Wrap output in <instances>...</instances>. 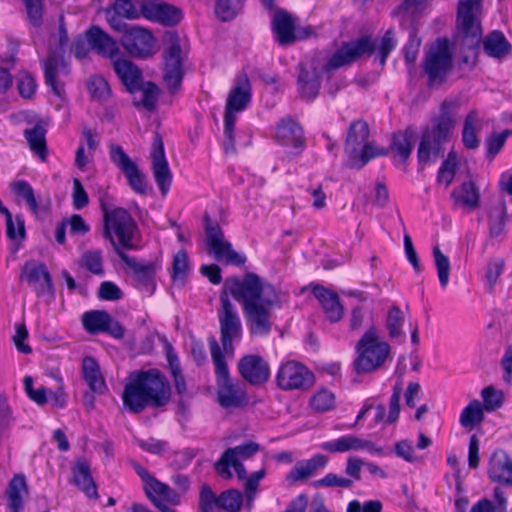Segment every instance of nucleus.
<instances>
[{"label": "nucleus", "mask_w": 512, "mask_h": 512, "mask_svg": "<svg viewBox=\"0 0 512 512\" xmlns=\"http://www.w3.org/2000/svg\"><path fill=\"white\" fill-rule=\"evenodd\" d=\"M24 3L29 22L34 27L42 25L43 12H44V0H22Z\"/></svg>", "instance_id": "nucleus-63"}, {"label": "nucleus", "mask_w": 512, "mask_h": 512, "mask_svg": "<svg viewBox=\"0 0 512 512\" xmlns=\"http://www.w3.org/2000/svg\"><path fill=\"white\" fill-rule=\"evenodd\" d=\"M221 509L227 512H239L243 504V495L237 489L223 491L219 496Z\"/></svg>", "instance_id": "nucleus-55"}, {"label": "nucleus", "mask_w": 512, "mask_h": 512, "mask_svg": "<svg viewBox=\"0 0 512 512\" xmlns=\"http://www.w3.org/2000/svg\"><path fill=\"white\" fill-rule=\"evenodd\" d=\"M119 258L132 271L136 281L142 286H151L158 269L156 262H139L135 257L119 253Z\"/></svg>", "instance_id": "nucleus-32"}, {"label": "nucleus", "mask_w": 512, "mask_h": 512, "mask_svg": "<svg viewBox=\"0 0 512 512\" xmlns=\"http://www.w3.org/2000/svg\"><path fill=\"white\" fill-rule=\"evenodd\" d=\"M405 321L404 314L399 306L393 305L386 316L385 327L388 330L390 338L404 336L402 327Z\"/></svg>", "instance_id": "nucleus-50"}, {"label": "nucleus", "mask_w": 512, "mask_h": 512, "mask_svg": "<svg viewBox=\"0 0 512 512\" xmlns=\"http://www.w3.org/2000/svg\"><path fill=\"white\" fill-rule=\"evenodd\" d=\"M484 411L479 400H471L460 414V425L465 429H473L484 420Z\"/></svg>", "instance_id": "nucleus-42"}, {"label": "nucleus", "mask_w": 512, "mask_h": 512, "mask_svg": "<svg viewBox=\"0 0 512 512\" xmlns=\"http://www.w3.org/2000/svg\"><path fill=\"white\" fill-rule=\"evenodd\" d=\"M481 129V120L476 110H472L465 118L462 130V142L467 149L474 150L479 147L480 140L477 131Z\"/></svg>", "instance_id": "nucleus-41"}, {"label": "nucleus", "mask_w": 512, "mask_h": 512, "mask_svg": "<svg viewBox=\"0 0 512 512\" xmlns=\"http://www.w3.org/2000/svg\"><path fill=\"white\" fill-rule=\"evenodd\" d=\"M452 67L450 42L446 37H439L429 46L422 61V71L427 77L426 85L434 88L444 84Z\"/></svg>", "instance_id": "nucleus-9"}, {"label": "nucleus", "mask_w": 512, "mask_h": 512, "mask_svg": "<svg viewBox=\"0 0 512 512\" xmlns=\"http://www.w3.org/2000/svg\"><path fill=\"white\" fill-rule=\"evenodd\" d=\"M230 467L234 468L239 480H245L247 478V471L241 461L229 458L226 459L225 466H223L219 458L214 464L216 473L223 479H231L233 477Z\"/></svg>", "instance_id": "nucleus-52"}, {"label": "nucleus", "mask_w": 512, "mask_h": 512, "mask_svg": "<svg viewBox=\"0 0 512 512\" xmlns=\"http://www.w3.org/2000/svg\"><path fill=\"white\" fill-rule=\"evenodd\" d=\"M68 44V34L63 25L59 26V46L60 52L49 50L47 58L43 62L45 83L52 92L61 97L64 89L60 84L57 74L58 65L63 58L64 49Z\"/></svg>", "instance_id": "nucleus-21"}, {"label": "nucleus", "mask_w": 512, "mask_h": 512, "mask_svg": "<svg viewBox=\"0 0 512 512\" xmlns=\"http://www.w3.org/2000/svg\"><path fill=\"white\" fill-rule=\"evenodd\" d=\"M86 39L91 49L99 55L114 59L119 53L117 42L98 26L86 31Z\"/></svg>", "instance_id": "nucleus-31"}, {"label": "nucleus", "mask_w": 512, "mask_h": 512, "mask_svg": "<svg viewBox=\"0 0 512 512\" xmlns=\"http://www.w3.org/2000/svg\"><path fill=\"white\" fill-rule=\"evenodd\" d=\"M199 508L201 512H222L219 498L212 491L209 485L205 484L201 487Z\"/></svg>", "instance_id": "nucleus-58"}, {"label": "nucleus", "mask_w": 512, "mask_h": 512, "mask_svg": "<svg viewBox=\"0 0 512 512\" xmlns=\"http://www.w3.org/2000/svg\"><path fill=\"white\" fill-rule=\"evenodd\" d=\"M455 43L459 50V69L467 68L469 71H472L477 65L480 43H473L472 45H468L465 42Z\"/></svg>", "instance_id": "nucleus-46"}, {"label": "nucleus", "mask_w": 512, "mask_h": 512, "mask_svg": "<svg viewBox=\"0 0 512 512\" xmlns=\"http://www.w3.org/2000/svg\"><path fill=\"white\" fill-rule=\"evenodd\" d=\"M82 376L93 393L103 394L106 390L105 380L101 374L97 361L86 356L82 360Z\"/></svg>", "instance_id": "nucleus-36"}, {"label": "nucleus", "mask_w": 512, "mask_h": 512, "mask_svg": "<svg viewBox=\"0 0 512 512\" xmlns=\"http://www.w3.org/2000/svg\"><path fill=\"white\" fill-rule=\"evenodd\" d=\"M260 450L259 444L249 441L235 447L227 448L220 457V463L225 466L226 459H236L237 461L251 458Z\"/></svg>", "instance_id": "nucleus-44"}, {"label": "nucleus", "mask_w": 512, "mask_h": 512, "mask_svg": "<svg viewBox=\"0 0 512 512\" xmlns=\"http://www.w3.org/2000/svg\"><path fill=\"white\" fill-rule=\"evenodd\" d=\"M203 221L206 243L214 258L216 260L225 259L227 264L235 266L244 265L246 257L233 250L231 243L225 240L224 232L219 224L213 221L208 213L204 214Z\"/></svg>", "instance_id": "nucleus-13"}, {"label": "nucleus", "mask_w": 512, "mask_h": 512, "mask_svg": "<svg viewBox=\"0 0 512 512\" xmlns=\"http://www.w3.org/2000/svg\"><path fill=\"white\" fill-rule=\"evenodd\" d=\"M458 164L457 155L455 152H449L447 158L441 164L437 173V182L445 184L448 187L455 176Z\"/></svg>", "instance_id": "nucleus-54"}, {"label": "nucleus", "mask_w": 512, "mask_h": 512, "mask_svg": "<svg viewBox=\"0 0 512 512\" xmlns=\"http://www.w3.org/2000/svg\"><path fill=\"white\" fill-rule=\"evenodd\" d=\"M483 49L489 57L501 59L511 52V44L501 31L494 30L484 38Z\"/></svg>", "instance_id": "nucleus-39"}, {"label": "nucleus", "mask_w": 512, "mask_h": 512, "mask_svg": "<svg viewBox=\"0 0 512 512\" xmlns=\"http://www.w3.org/2000/svg\"><path fill=\"white\" fill-rule=\"evenodd\" d=\"M87 88L91 97L97 101L104 102L110 97V87L102 76H91L87 82Z\"/></svg>", "instance_id": "nucleus-53"}, {"label": "nucleus", "mask_w": 512, "mask_h": 512, "mask_svg": "<svg viewBox=\"0 0 512 512\" xmlns=\"http://www.w3.org/2000/svg\"><path fill=\"white\" fill-rule=\"evenodd\" d=\"M6 221V235L10 240L22 241L25 239V221L22 216L17 215L15 220L12 214L5 218Z\"/></svg>", "instance_id": "nucleus-62"}, {"label": "nucleus", "mask_w": 512, "mask_h": 512, "mask_svg": "<svg viewBox=\"0 0 512 512\" xmlns=\"http://www.w3.org/2000/svg\"><path fill=\"white\" fill-rule=\"evenodd\" d=\"M70 482L88 498H98L97 486L92 478L90 466L86 461H79L75 464L72 468V479Z\"/></svg>", "instance_id": "nucleus-33"}, {"label": "nucleus", "mask_w": 512, "mask_h": 512, "mask_svg": "<svg viewBox=\"0 0 512 512\" xmlns=\"http://www.w3.org/2000/svg\"><path fill=\"white\" fill-rule=\"evenodd\" d=\"M455 107L454 102L443 101L440 106V115L433 121L431 127L423 130L417 150V159L421 168L443 156L442 146L449 141L455 126Z\"/></svg>", "instance_id": "nucleus-4"}, {"label": "nucleus", "mask_w": 512, "mask_h": 512, "mask_svg": "<svg viewBox=\"0 0 512 512\" xmlns=\"http://www.w3.org/2000/svg\"><path fill=\"white\" fill-rule=\"evenodd\" d=\"M110 314L104 310H92L85 312L82 316L84 329L90 334L104 332L109 323Z\"/></svg>", "instance_id": "nucleus-43"}, {"label": "nucleus", "mask_w": 512, "mask_h": 512, "mask_svg": "<svg viewBox=\"0 0 512 512\" xmlns=\"http://www.w3.org/2000/svg\"><path fill=\"white\" fill-rule=\"evenodd\" d=\"M230 294L242 305L247 326L252 335H268L272 328V310L279 297L275 288L255 273H247L243 278H227L223 292Z\"/></svg>", "instance_id": "nucleus-1"}, {"label": "nucleus", "mask_w": 512, "mask_h": 512, "mask_svg": "<svg viewBox=\"0 0 512 512\" xmlns=\"http://www.w3.org/2000/svg\"><path fill=\"white\" fill-rule=\"evenodd\" d=\"M368 138L367 122L356 120L350 124L344 144L345 154L348 158L346 165L349 168L361 169L371 159L388 155L387 149L375 146L373 142L368 141Z\"/></svg>", "instance_id": "nucleus-8"}, {"label": "nucleus", "mask_w": 512, "mask_h": 512, "mask_svg": "<svg viewBox=\"0 0 512 512\" xmlns=\"http://www.w3.org/2000/svg\"><path fill=\"white\" fill-rule=\"evenodd\" d=\"M487 474L493 482L512 485V459L504 450H496L491 455Z\"/></svg>", "instance_id": "nucleus-28"}, {"label": "nucleus", "mask_w": 512, "mask_h": 512, "mask_svg": "<svg viewBox=\"0 0 512 512\" xmlns=\"http://www.w3.org/2000/svg\"><path fill=\"white\" fill-rule=\"evenodd\" d=\"M482 0H459L456 12L455 42L468 45L482 41Z\"/></svg>", "instance_id": "nucleus-11"}, {"label": "nucleus", "mask_w": 512, "mask_h": 512, "mask_svg": "<svg viewBox=\"0 0 512 512\" xmlns=\"http://www.w3.org/2000/svg\"><path fill=\"white\" fill-rule=\"evenodd\" d=\"M103 237L110 241L117 256L124 250H136L134 242L137 226L131 215L124 208L109 210L103 203Z\"/></svg>", "instance_id": "nucleus-6"}, {"label": "nucleus", "mask_w": 512, "mask_h": 512, "mask_svg": "<svg viewBox=\"0 0 512 512\" xmlns=\"http://www.w3.org/2000/svg\"><path fill=\"white\" fill-rule=\"evenodd\" d=\"M142 15L164 26H174L182 18L181 10L177 7L159 0H145L141 4Z\"/></svg>", "instance_id": "nucleus-23"}, {"label": "nucleus", "mask_w": 512, "mask_h": 512, "mask_svg": "<svg viewBox=\"0 0 512 512\" xmlns=\"http://www.w3.org/2000/svg\"><path fill=\"white\" fill-rule=\"evenodd\" d=\"M110 159L125 175L130 187L139 194H145L147 190V182L144 174H142L136 163L125 153L119 145L110 146Z\"/></svg>", "instance_id": "nucleus-17"}, {"label": "nucleus", "mask_w": 512, "mask_h": 512, "mask_svg": "<svg viewBox=\"0 0 512 512\" xmlns=\"http://www.w3.org/2000/svg\"><path fill=\"white\" fill-rule=\"evenodd\" d=\"M152 172L161 194L165 196L171 186L172 174L165 157L163 139L159 133L153 137L152 150Z\"/></svg>", "instance_id": "nucleus-19"}, {"label": "nucleus", "mask_w": 512, "mask_h": 512, "mask_svg": "<svg viewBox=\"0 0 512 512\" xmlns=\"http://www.w3.org/2000/svg\"><path fill=\"white\" fill-rule=\"evenodd\" d=\"M23 275L39 295L53 292L52 279L44 264L25 265Z\"/></svg>", "instance_id": "nucleus-35"}, {"label": "nucleus", "mask_w": 512, "mask_h": 512, "mask_svg": "<svg viewBox=\"0 0 512 512\" xmlns=\"http://www.w3.org/2000/svg\"><path fill=\"white\" fill-rule=\"evenodd\" d=\"M113 68L128 92L134 93L140 90L143 75L137 65L126 58H117L113 60Z\"/></svg>", "instance_id": "nucleus-29"}, {"label": "nucleus", "mask_w": 512, "mask_h": 512, "mask_svg": "<svg viewBox=\"0 0 512 512\" xmlns=\"http://www.w3.org/2000/svg\"><path fill=\"white\" fill-rule=\"evenodd\" d=\"M220 303L221 307L218 310L220 339L224 351L229 354L233 352V340L241 338L242 324L234 305L226 293H221Z\"/></svg>", "instance_id": "nucleus-14"}, {"label": "nucleus", "mask_w": 512, "mask_h": 512, "mask_svg": "<svg viewBox=\"0 0 512 512\" xmlns=\"http://www.w3.org/2000/svg\"><path fill=\"white\" fill-rule=\"evenodd\" d=\"M310 404L317 412L330 411L335 407V395L327 389H321L312 397Z\"/></svg>", "instance_id": "nucleus-60"}, {"label": "nucleus", "mask_w": 512, "mask_h": 512, "mask_svg": "<svg viewBox=\"0 0 512 512\" xmlns=\"http://www.w3.org/2000/svg\"><path fill=\"white\" fill-rule=\"evenodd\" d=\"M142 98L140 102H135L136 106H143L148 111H153L159 96V88L153 82H145L141 84Z\"/></svg>", "instance_id": "nucleus-59"}, {"label": "nucleus", "mask_w": 512, "mask_h": 512, "mask_svg": "<svg viewBox=\"0 0 512 512\" xmlns=\"http://www.w3.org/2000/svg\"><path fill=\"white\" fill-rule=\"evenodd\" d=\"M453 207L462 206L469 210H475L480 206L479 188L473 181H465L460 188H455L451 192Z\"/></svg>", "instance_id": "nucleus-34"}, {"label": "nucleus", "mask_w": 512, "mask_h": 512, "mask_svg": "<svg viewBox=\"0 0 512 512\" xmlns=\"http://www.w3.org/2000/svg\"><path fill=\"white\" fill-rule=\"evenodd\" d=\"M271 27L280 45H290L297 40L294 17L286 10L277 9L274 11Z\"/></svg>", "instance_id": "nucleus-27"}, {"label": "nucleus", "mask_w": 512, "mask_h": 512, "mask_svg": "<svg viewBox=\"0 0 512 512\" xmlns=\"http://www.w3.org/2000/svg\"><path fill=\"white\" fill-rule=\"evenodd\" d=\"M238 372L250 385H264L270 378V367L260 355L249 354L240 358L237 364Z\"/></svg>", "instance_id": "nucleus-20"}, {"label": "nucleus", "mask_w": 512, "mask_h": 512, "mask_svg": "<svg viewBox=\"0 0 512 512\" xmlns=\"http://www.w3.org/2000/svg\"><path fill=\"white\" fill-rule=\"evenodd\" d=\"M508 221L507 208L504 200L499 201L489 215V231L491 237H498L504 232V227Z\"/></svg>", "instance_id": "nucleus-47"}, {"label": "nucleus", "mask_w": 512, "mask_h": 512, "mask_svg": "<svg viewBox=\"0 0 512 512\" xmlns=\"http://www.w3.org/2000/svg\"><path fill=\"white\" fill-rule=\"evenodd\" d=\"M80 265L87 271L94 275L102 276L103 269V255L101 250H88L85 251L80 258Z\"/></svg>", "instance_id": "nucleus-51"}, {"label": "nucleus", "mask_w": 512, "mask_h": 512, "mask_svg": "<svg viewBox=\"0 0 512 512\" xmlns=\"http://www.w3.org/2000/svg\"><path fill=\"white\" fill-rule=\"evenodd\" d=\"M166 359L168 362V368L170 371L171 378L173 380L174 388L179 396L178 410L181 415H186L189 410L187 400L192 398V394L189 392L185 376L183 375L182 368L179 362V358L172 348L168 346L166 348Z\"/></svg>", "instance_id": "nucleus-22"}, {"label": "nucleus", "mask_w": 512, "mask_h": 512, "mask_svg": "<svg viewBox=\"0 0 512 512\" xmlns=\"http://www.w3.org/2000/svg\"><path fill=\"white\" fill-rule=\"evenodd\" d=\"M275 137L280 144L299 150L297 154L305 148L303 128L291 117L283 118L277 123Z\"/></svg>", "instance_id": "nucleus-24"}, {"label": "nucleus", "mask_w": 512, "mask_h": 512, "mask_svg": "<svg viewBox=\"0 0 512 512\" xmlns=\"http://www.w3.org/2000/svg\"><path fill=\"white\" fill-rule=\"evenodd\" d=\"M297 78L298 90L302 98L313 100L319 93L321 87L322 66L316 59L301 62L298 66Z\"/></svg>", "instance_id": "nucleus-18"}, {"label": "nucleus", "mask_w": 512, "mask_h": 512, "mask_svg": "<svg viewBox=\"0 0 512 512\" xmlns=\"http://www.w3.org/2000/svg\"><path fill=\"white\" fill-rule=\"evenodd\" d=\"M45 135L46 129L40 124H36L31 129H26L24 131V136L30 149L38 154L41 159H44L46 156Z\"/></svg>", "instance_id": "nucleus-45"}, {"label": "nucleus", "mask_w": 512, "mask_h": 512, "mask_svg": "<svg viewBox=\"0 0 512 512\" xmlns=\"http://www.w3.org/2000/svg\"><path fill=\"white\" fill-rule=\"evenodd\" d=\"M171 396L166 376L158 369L138 371L129 376L122 393L123 405L132 413H141L147 407L165 406Z\"/></svg>", "instance_id": "nucleus-2"}, {"label": "nucleus", "mask_w": 512, "mask_h": 512, "mask_svg": "<svg viewBox=\"0 0 512 512\" xmlns=\"http://www.w3.org/2000/svg\"><path fill=\"white\" fill-rule=\"evenodd\" d=\"M433 257L440 285L444 289L447 287L449 282L450 261L448 257L442 253L438 246H435L433 248Z\"/></svg>", "instance_id": "nucleus-57"}, {"label": "nucleus", "mask_w": 512, "mask_h": 512, "mask_svg": "<svg viewBox=\"0 0 512 512\" xmlns=\"http://www.w3.org/2000/svg\"><path fill=\"white\" fill-rule=\"evenodd\" d=\"M355 352L353 370L357 374H368L384 366L390 357L391 347L380 339L378 329L371 325L358 340Z\"/></svg>", "instance_id": "nucleus-7"}, {"label": "nucleus", "mask_w": 512, "mask_h": 512, "mask_svg": "<svg viewBox=\"0 0 512 512\" xmlns=\"http://www.w3.org/2000/svg\"><path fill=\"white\" fill-rule=\"evenodd\" d=\"M320 448L330 453H344L348 451L368 450L371 453H382V448L376 447L369 440L358 438L354 435H344L337 439L324 442Z\"/></svg>", "instance_id": "nucleus-26"}, {"label": "nucleus", "mask_w": 512, "mask_h": 512, "mask_svg": "<svg viewBox=\"0 0 512 512\" xmlns=\"http://www.w3.org/2000/svg\"><path fill=\"white\" fill-rule=\"evenodd\" d=\"M312 293L331 322H338L342 319L344 309L336 292L316 284L312 288Z\"/></svg>", "instance_id": "nucleus-30"}, {"label": "nucleus", "mask_w": 512, "mask_h": 512, "mask_svg": "<svg viewBox=\"0 0 512 512\" xmlns=\"http://www.w3.org/2000/svg\"><path fill=\"white\" fill-rule=\"evenodd\" d=\"M211 358L215 367L216 396L224 409H241L248 405L246 385L230 377L229 369L219 344L214 338L209 341Z\"/></svg>", "instance_id": "nucleus-5"}, {"label": "nucleus", "mask_w": 512, "mask_h": 512, "mask_svg": "<svg viewBox=\"0 0 512 512\" xmlns=\"http://www.w3.org/2000/svg\"><path fill=\"white\" fill-rule=\"evenodd\" d=\"M28 495V487L25 476L15 475L7 488L8 506L11 512H21L24 506V497Z\"/></svg>", "instance_id": "nucleus-37"}, {"label": "nucleus", "mask_w": 512, "mask_h": 512, "mask_svg": "<svg viewBox=\"0 0 512 512\" xmlns=\"http://www.w3.org/2000/svg\"><path fill=\"white\" fill-rule=\"evenodd\" d=\"M329 458L324 454H315L309 459L298 461L286 475L290 484L304 482L326 468Z\"/></svg>", "instance_id": "nucleus-25"}, {"label": "nucleus", "mask_w": 512, "mask_h": 512, "mask_svg": "<svg viewBox=\"0 0 512 512\" xmlns=\"http://www.w3.org/2000/svg\"><path fill=\"white\" fill-rule=\"evenodd\" d=\"M395 46L394 32L391 29L386 31L378 45L369 36H361L356 40L343 42L322 66V70L330 74L341 67L350 66L365 55L370 56L375 50L378 51L380 65L384 66Z\"/></svg>", "instance_id": "nucleus-3"}, {"label": "nucleus", "mask_w": 512, "mask_h": 512, "mask_svg": "<svg viewBox=\"0 0 512 512\" xmlns=\"http://www.w3.org/2000/svg\"><path fill=\"white\" fill-rule=\"evenodd\" d=\"M315 487L325 488H352L354 481L348 477H343L335 473H328L323 478L313 483Z\"/></svg>", "instance_id": "nucleus-61"}, {"label": "nucleus", "mask_w": 512, "mask_h": 512, "mask_svg": "<svg viewBox=\"0 0 512 512\" xmlns=\"http://www.w3.org/2000/svg\"><path fill=\"white\" fill-rule=\"evenodd\" d=\"M123 47L136 58L146 59L157 52L156 40L151 31L131 26L121 39Z\"/></svg>", "instance_id": "nucleus-16"}, {"label": "nucleus", "mask_w": 512, "mask_h": 512, "mask_svg": "<svg viewBox=\"0 0 512 512\" xmlns=\"http://www.w3.org/2000/svg\"><path fill=\"white\" fill-rule=\"evenodd\" d=\"M168 47L163 51L162 80L169 93L175 94L180 88L184 77V57L180 39L176 32L166 34Z\"/></svg>", "instance_id": "nucleus-12"}, {"label": "nucleus", "mask_w": 512, "mask_h": 512, "mask_svg": "<svg viewBox=\"0 0 512 512\" xmlns=\"http://www.w3.org/2000/svg\"><path fill=\"white\" fill-rule=\"evenodd\" d=\"M148 499L156 506V503L168 502L172 505L180 503L181 495L170 486L159 480H152L145 493Z\"/></svg>", "instance_id": "nucleus-40"}, {"label": "nucleus", "mask_w": 512, "mask_h": 512, "mask_svg": "<svg viewBox=\"0 0 512 512\" xmlns=\"http://www.w3.org/2000/svg\"><path fill=\"white\" fill-rule=\"evenodd\" d=\"M415 133L412 128H406L404 131H397L392 134L389 151L398 156L402 162H406L412 153V141Z\"/></svg>", "instance_id": "nucleus-38"}, {"label": "nucleus", "mask_w": 512, "mask_h": 512, "mask_svg": "<svg viewBox=\"0 0 512 512\" xmlns=\"http://www.w3.org/2000/svg\"><path fill=\"white\" fill-rule=\"evenodd\" d=\"M276 382L283 391L307 390L314 383V375L302 363L287 361L279 367Z\"/></svg>", "instance_id": "nucleus-15"}, {"label": "nucleus", "mask_w": 512, "mask_h": 512, "mask_svg": "<svg viewBox=\"0 0 512 512\" xmlns=\"http://www.w3.org/2000/svg\"><path fill=\"white\" fill-rule=\"evenodd\" d=\"M245 0H216L215 13L222 21L235 18Z\"/></svg>", "instance_id": "nucleus-56"}, {"label": "nucleus", "mask_w": 512, "mask_h": 512, "mask_svg": "<svg viewBox=\"0 0 512 512\" xmlns=\"http://www.w3.org/2000/svg\"><path fill=\"white\" fill-rule=\"evenodd\" d=\"M421 39L417 35V30L414 26L410 28L409 39L404 47V56L407 64L413 66L419 52Z\"/></svg>", "instance_id": "nucleus-64"}, {"label": "nucleus", "mask_w": 512, "mask_h": 512, "mask_svg": "<svg viewBox=\"0 0 512 512\" xmlns=\"http://www.w3.org/2000/svg\"><path fill=\"white\" fill-rule=\"evenodd\" d=\"M11 190L21 199H23L31 212L35 215L39 212V203L35 196L32 186L25 180H17L10 184Z\"/></svg>", "instance_id": "nucleus-48"}, {"label": "nucleus", "mask_w": 512, "mask_h": 512, "mask_svg": "<svg viewBox=\"0 0 512 512\" xmlns=\"http://www.w3.org/2000/svg\"><path fill=\"white\" fill-rule=\"evenodd\" d=\"M483 400L482 407L486 412H493L500 409L505 401V394L502 390L489 385L481 390Z\"/></svg>", "instance_id": "nucleus-49"}, {"label": "nucleus", "mask_w": 512, "mask_h": 512, "mask_svg": "<svg viewBox=\"0 0 512 512\" xmlns=\"http://www.w3.org/2000/svg\"><path fill=\"white\" fill-rule=\"evenodd\" d=\"M251 101V86L246 75L238 80V83L228 95L224 115V140L223 146L226 154L235 153L234 129L236 112L243 111Z\"/></svg>", "instance_id": "nucleus-10"}]
</instances>
